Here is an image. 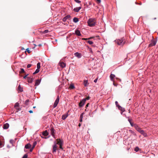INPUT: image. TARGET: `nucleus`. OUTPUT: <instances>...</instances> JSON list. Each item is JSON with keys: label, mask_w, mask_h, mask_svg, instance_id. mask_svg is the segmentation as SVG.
<instances>
[{"label": "nucleus", "mask_w": 158, "mask_h": 158, "mask_svg": "<svg viewBox=\"0 0 158 158\" xmlns=\"http://www.w3.org/2000/svg\"><path fill=\"white\" fill-rule=\"evenodd\" d=\"M96 20L95 19L90 18L87 21L88 25L90 27L94 26L96 24Z\"/></svg>", "instance_id": "nucleus-1"}, {"label": "nucleus", "mask_w": 158, "mask_h": 158, "mask_svg": "<svg viewBox=\"0 0 158 158\" xmlns=\"http://www.w3.org/2000/svg\"><path fill=\"white\" fill-rule=\"evenodd\" d=\"M123 38H122L120 39H118L116 41V42L118 45L123 46L125 43V41L123 42Z\"/></svg>", "instance_id": "nucleus-2"}, {"label": "nucleus", "mask_w": 158, "mask_h": 158, "mask_svg": "<svg viewBox=\"0 0 158 158\" xmlns=\"http://www.w3.org/2000/svg\"><path fill=\"white\" fill-rule=\"evenodd\" d=\"M116 105L117 107H118V109L120 110L122 112H121V114H122L123 112L125 110V109L121 107L120 106H119L118 104V102L117 101H116L115 102Z\"/></svg>", "instance_id": "nucleus-3"}, {"label": "nucleus", "mask_w": 158, "mask_h": 158, "mask_svg": "<svg viewBox=\"0 0 158 158\" xmlns=\"http://www.w3.org/2000/svg\"><path fill=\"white\" fill-rule=\"evenodd\" d=\"M157 42V41L156 39H152L151 41V43L149 45V47H152L155 46Z\"/></svg>", "instance_id": "nucleus-4"}, {"label": "nucleus", "mask_w": 158, "mask_h": 158, "mask_svg": "<svg viewBox=\"0 0 158 158\" xmlns=\"http://www.w3.org/2000/svg\"><path fill=\"white\" fill-rule=\"evenodd\" d=\"M50 132L52 136L55 139H56L55 134L56 133V131L53 128H52L50 129Z\"/></svg>", "instance_id": "nucleus-5"}, {"label": "nucleus", "mask_w": 158, "mask_h": 158, "mask_svg": "<svg viewBox=\"0 0 158 158\" xmlns=\"http://www.w3.org/2000/svg\"><path fill=\"white\" fill-rule=\"evenodd\" d=\"M59 101V97L58 96H57V98L55 100L53 105V108H55L58 105Z\"/></svg>", "instance_id": "nucleus-6"}, {"label": "nucleus", "mask_w": 158, "mask_h": 158, "mask_svg": "<svg viewBox=\"0 0 158 158\" xmlns=\"http://www.w3.org/2000/svg\"><path fill=\"white\" fill-rule=\"evenodd\" d=\"M85 102V99H83L79 103V106L80 107H82L83 105H84Z\"/></svg>", "instance_id": "nucleus-7"}, {"label": "nucleus", "mask_w": 158, "mask_h": 158, "mask_svg": "<svg viewBox=\"0 0 158 158\" xmlns=\"http://www.w3.org/2000/svg\"><path fill=\"white\" fill-rule=\"evenodd\" d=\"M57 149V145H52V152L53 153H54L56 152V150Z\"/></svg>", "instance_id": "nucleus-8"}, {"label": "nucleus", "mask_w": 158, "mask_h": 158, "mask_svg": "<svg viewBox=\"0 0 158 158\" xmlns=\"http://www.w3.org/2000/svg\"><path fill=\"white\" fill-rule=\"evenodd\" d=\"M57 141V144L59 146L60 145H63V141L61 139H56Z\"/></svg>", "instance_id": "nucleus-9"}, {"label": "nucleus", "mask_w": 158, "mask_h": 158, "mask_svg": "<svg viewBox=\"0 0 158 158\" xmlns=\"http://www.w3.org/2000/svg\"><path fill=\"white\" fill-rule=\"evenodd\" d=\"M75 56L77 57L78 58H80L81 57L82 55L81 53H79L78 52H76L74 54Z\"/></svg>", "instance_id": "nucleus-10"}, {"label": "nucleus", "mask_w": 158, "mask_h": 158, "mask_svg": "<svg viewBox=\"0 0 158 158\" xmlns=\"http://www.w3.org/2000/svg\"><path fill=\"white\" fill-rule=\"evenodd\" d=\"M134 127L136 130L139 132L140 131L142 130L141 128H140L139 126L136 124H135L134 125Z\"/></svg>", "instance_id": "nucleus-11"}, {"label": "nucleus", "mask_w": 158, "mask_h": 158, "mask_svg": "<svg viewBox=\"0 0 158 158\" xmlns=\"http://www.w3.org/2000/svg\"><path fill=\"white\" fill-rule=\"evenodd\" d=\"M27 81L29 83H32L33 81V78L32 77H27Z\"/></svg>", "instance_id": "nucleus-12"}, {"label": "nucleus", "mask_w": 158, "mask_h": 158, "mask_svg": "<svg viewBox=\"0 0 158 158\" xmlns=\"http://www.w3.org/2000/svg\"><path fill=\"white\" fill-rule=\"evenodd\" d=\"M9 127V125L8 123H6L4 124L3 128L4 129H7Z\"/></svg>", "instance_id": "nucleus-13"}, {"label": "nucleus", "mask_w": 158, "mask_h": 158, "mask_svg": "<svg viewBox=\"0 0 158 158\" xmlns=\"http://www.w3.org/2000/svg\"><path fill=\"white\" fill-rule=\"evenodd\" d=\"M75 34L77 36H80L81 35L80 31L77 29L75 30Z\"/></svg>", "instance_id": "nucleus-14"}, {"label": "nucleus", "mask_w": 158, "mask_h": 158, "mask_svg": "<svg viewBox=\"0 0 158 158\" xmlns=\"http://www.w3.org/2000/svg\"><path fill=\"white\" fill-rule=\"evenodd\" d=\"M81 6L79 7H77L74 8L73 9V11L75 12H78L81 9Z\"/></svg>", "instance_id": "nucleus-15"}, {"label": "nucleus", "mask_w": 158, "mask_h": 158, "mask_svg": "<svg viewBox=\"0 0 158 158\" xmlns=\"http://www.w3.org/2000/svg\"><path fill=\"white\" fill-rule=\"evenodd\" d=\"M59 65L62 68L65 67L66 66L65 63L63 62H60L59 63Z\"/></svg>", "instance_id": "nucleus-16"}, {"label": "nucleus", "mask_w": 158, "mask_h": 158, "mask_svg": "<svg viewBox=\"0 0 158 158\" xmlns=\"http://www.w3.org/2000/svg\"><path fill=\"white\" fill-rule=\"evenodd\" d=\"M70 17V16L69 15H68L66 16H65L64 18L62 19V20L63 22H66V20L69 19Z\"/></svg>", "instance_id": "nucleus-17"}, {"label": "nucleus", "mask_w": 158, "mask_h": 158, "mask_svg": "<svg viewBox=\"0 0 158 158\" xmlns=\"http://www.w3.org/2000/svg\"><path fill=\"white\" fill-rule=\"evenodd\" d=\"M49 133L47 131V130H46L44 131H43L42 133V135L43 136H47L48 135Z\"/></svg>", "instance_id": "nucleus-18"}, {"label": "nucleus", "mask_w": 158, "mask_h": 158, "mask_svg": "<svg viewBox=\"0 0 158 158\" xmlns=\"http://www.w3.org/2000/svg\"><path fill=\"white\" fill-rule=\"evenodd\" d=\"M110 78L111 81H114V78L115 77V75L114 74H111L110 75Z\"/></svg>", "instance_id": "nucleus-19"}, {"label": "nucleus", "mask_w": 158, "mask_h": 158, "mask_svg": "<svg viewBox=\"0 0 158 158\" xmlns=\"http://www.w3.org/2000/svg\"><path fill=\"white\" fill-rule=\"evenodd\" d=\"M68 114H64L62 115V118L63 120L65 119L68 116Z\"/></svg>", "instance_id": "nucleus-20"}, {"label": "nucleus", "mask_w": 158, "mask_h": 158, "mask_svg": "<svg viewBox=\"0 0 158 158\" xmlns=\"http://www.w3.org/2000/svg\"><path fill=\"white\" fill-rule=\"evenodd\" d=\"M141 134L143 135L144 136L146 137L147 136V134L143 130H142L139 132Z\"/></svg>", "instance_id": "nucleus-21"}, {"label": "nucleus", "mask_w": 158, "mask_h": 158, "mask_svg": "<svg viewBox=\"0 0 158 158\" xmlns=\"http://www.w3.org/2000/svg\"><path fill=\"white\" fill-rule=\"evenodd\" d=\"M40 80L39 79L35 81V86H38L40 84Z\"/></svg>", "instance_id": "nucleus-22"}, {"label": "nucleus", "mask_w": 158, "mask_h": 158, "mask_svg": "<svg viewBox=\"0 0 158 158\" xmlns=\"http://www.w3.org/2000/svg\"><path fill=\"white\" fill-rule=\"evenodd\" d=\"M31 147V145L29 143L27 144L25 147V148L26 149H29Z\"/></svg>", "instance_id": "nucleus-23"}, {"label": "nucleus", "mask_w": 158, "mask_h": 158, "mask_svg": "<svg viewBox=\"0 0 158 158\" xmlns=\"http://www.w3.org/2000/svg\"><path fill=\"white\" fill-rule=\"evenodd\" d=\"M18 90L20 91V92H22L23 91V88L21 87L20 85H19L18 87Z\"/></svg>", "instance_id": "nucleus-24"}, {"label": "nucleus", "mask_w": 158, "mask_h": 158, "mask_svg": "<svg viewBox=\"0 0 158 158\" xmlns=\"http://www.w3.org/2000/svg\"><path fill=\"white\" fill-rule=\"evenodd\" d=\"M19 104L18 102H16L15 105V107L16 108V109L17 110H19Z\"/></svg>", "instance_id": "nucleus-25"}, {"label": "nucleus", "mask_w": 158, "mask_h": 158, "mask_svg": "<svg viewBox=\"0 0 158 158\" xmlns=\"http://www.w3.org/2000/svg\"><path fill=\"white\" fill-rule=\"evenodd\" d=\"M73 22H74V23H77L78 22L79 19H78V18H76V17H74L73 19Z\"/></svg>", "instance_id": "nucleus-26"}, {"label": "nucleus", "mask_w": 158, "mask_h": 158, "mask_svg": "<svg viewBox=\"0 0 158 158\" xmlns=\"http://www.w3.org/2000/svg\"><path fill=\"white\" fill-rule=\"evenodd\" d=\"M84 85L85 86H88V81L87 80H84Z\"/></svg>", "instance_id": "nucleus-27"}, {"label": "nucleus", "mask_w": 158, "mask_h": 158, "mask_svg": "<svg viewBox=\"0 0 158 158\" xmlns=\"http://www.w3.org/2000/svg\"><path fill=\"white\" fill-rule=\"evenodd\" d=\"M69 88L70 89H72L75 88V86L73 84H71L70 85Z\"/></svg>", "instance_id": "nucleus-28"}, {"label": "nucleus", "mask_w": 158, "mask_h": 158, "mask_svg": "<svg viewBox=\"0 0 158 158\" xmlns=\"http://www.w3.org/2000/svg\"><path fill=\"white\" fill-rule=\"evenodd\" d=\"M40 63L38 62L37 63V69H40Z\"/></svg>", "instance_id": "nucleus-29"}, {"label": "nucleus", "mask_w": 158, "mask_h": 158, "mask_svg": "<svg viewBox=\"0 0 158 158\" xmlns=\"http://www.w3.org/2000/svg\"><path fill=\"white\" fill-rule=\"evenodd\" d=\"M40 71V69H37L35 71V72L33 73V74H34L36 73H39Z\"/></svg>", "instance_id": "nucleus-30"}, {"label": "nucleus", "mask_w": 158, "mask_h": 158, "mask_svg": "<svg viewBox=\"0 0 158 158\" xmlns=\"http://www.w3.org/2000/svg\"><path fill=\"white\" fill-rule=\"evenodd\" d=\"M134 150L135 152H137L139 150V148L138 147H136L135 148Z\"/></svg>", "instance_id": "nucleus-31"}, {"label": "nucleus", "mask_w": 158, "mask_h": 158, "mask_svg": "<svg viewBox=\"0 0 158 158\" xmlns=\"http://www.w3.org/2000/svg\"><path fill=\"white\" fill-rule=\"evenodd\" d=\"M37 144V142L36 141H35L33 143V146H32V147H33V148H34L35 147V146H36V145Z\"/></svg>", "instance_id": "nucleus-32"}, {"label": "nucleus", "mask_w": 158, "mask_h": 158, "mask_svg": "<svg viewBox=\"0 0 158 158\" xmlns=\"http://www.w3.org/2000/svg\"><path fill=\"white\" fill-rule=\"evenodd\" d=\"M88 48L89 51H90L91 53H93V52L92 48H90L88 47Z\"/></svg>", "instance_id": "nucleus-33"}, {"label": "nucleus", "mask_w": 158, "mask_h": 158, "mask_svg": "<svg viewBox=\"0 0 158 158\" xmlns=\"http://www.w3.org/2000/svg\"><path fill=\"white\" fill-rule=\"evenodd\" d=\"M92 38V37H90L87 38H82V40H89L91 39Z\"/></svg>", "instance_id": "nucleus-34"}, {"label": "nucleus", "mask_w": 158, "mask_h": 158, "mask_svg": "<svg viewBox=\"0 0 158 158\" xmlns=\"http://www.w3.org/2000/svg\"><path fill=\"white\" fill-rule=\"evenodd\" d=\"M87 42L89 44H92L93 43V42L92 41L90 40H89Z\"/></svg>", "instance_id": "nucleus-35"}, {"label": "nucleus", "mask_w": 158, "mask_h": 158, "mask_svg": "<svg viewBox=\"0 0 158 158\" xmlns=\"http://www.w3.org/2000/svg\"><path fill=\"white\" fill-rule=\"evenodd\" d=\"M24 70L22 68L21 69V70L20 71V73H24Z\"/></svg>", "instance_id": "nucleus-36"}, {"label": "nucleus", "mask_w": 158, "mask_h": 158, "mask_svg": "<svg viewBox=\"0 0 158 158\" xmlns=\"http://www.w3.org/2000/svg\"><path fill=\"white\" fill-rule=\"evenodd\" d=\"M84 114V112L82 113L80 115V118H83V115Z\"/></svg>", "instance_id": "nucleus-37"}, {"label": "nucleus", "mask_w": 158, "mask_h": 158, "mask_svg": "<svg viewBox=\"0 0 158 158\" xmlns=\"http://www.w3.org/2000/svg\"><path fill=\"white\" fill-rule=\"evenodd\" d=\"M3 146L4 144H3V143H2L1 141L0 140V148Z\"/></svg>", "instance_id": "nucleus-38"}, {"label": "nucleus", "mask_w": 158, "mask_h": 158, "mask_svg": "<svg viewBox=\"0 0 158 158\" xmlns=\"http://www.w3.org/2000/svg\"><path fill=\"white\" fill-rule=\"evenodd\" d=\"M74 1L78 3H80L81 2L79 0H74Z\"/></svg>", "instance_id": "nucleus-39"}, {"label": "nucleus", "mask_w": 158, "mask_h": 158, "mask_svg": "<svg viewBox=\"0 0 158 158\" xmlns=\"http://www.w3.org/2000/svg\"><path fill=\"white\" fill-rule=\"evenodd\" d=\"M49 31L48 30H44V33H47Z\"/></svg>", "instance_id": "nucleus-40"}, {"label": "nucleus", "mask_w": 158, "mask_h": 158, "mask_svg": "<svg viewBox=\"0 0 158 158\" xmlns=\"http://www.w3.org/2000/svg\"><path fill=\"white\" fill-rule=\"evenodd\" d=\"M27 154H25L23 157L22 158H27Z\"/></svg>", "instance_id": "nucleus-41"}, {"label": "nucleus", "mask_w": 158, "mask_h": 158, "mask_svg": "<svg viewBox=\"0 0 158 158\" xmlns=\"http://www.w3.org/2000/svg\"><path fill=\"white\" fill-rule=\"evenodd\" d=\"M130 124L132 127H134V125H135V124H134L132 122H131L130 123Z\"/></svg>", "instance_id": "nucleus-42"}, {"label": "nucleus", "mask_w": 158, "mask_h": 158, "mask_svg": "<svg viewBox=\"0 0 158 158\" xmlns=\"http://www.w3.org/2000/svg\"><path fill=\"white\" fill-rule=\"evenodd\" d=\"M89 98H90L88 96V97H87L86 98H84L83 99H85V101H86V100H89Z\"/></svg>", "instance_id": "nucleus-43"}, {"label": "nucleus", "mask_w": 158, "mask_h": 158, "mask_svg": "<svg viewBox=\"0 0 158 158\" xmlns=\"http://www.w3.org/2000/svg\"><path fill=\"white\" fill-rule=\"evenodd\" d=\"M31 66V64H28L27 65V68H29Z\"/></svg>", "instance_id": "nucleus-44"}, {"label": "nucleus", "mask_w": 158, "mask_h": 158, "mask_svg": "<svg viewBox=\"0 0 158 158\" xmlns=\"http://www.w3.org/2000/svg\"><path fill=\"white\" fill-rule=\"evenodd\" d=\"M62 145H60V148L62 149V150H63V148L62 147Z\"/></svg>", "instance_id": "nucleus-45"}, {"label": "nucleus", "mask_w": 158, "mask_h": 158, "mask_svg": "<svg viewBox=\"0 0 158 158\" xmlns=\"http://www.w3.org/2000/svg\"><path fill=\"white\" fill-rule=\"evenodd\" d=\"M98 78H96V79L95 80H94V82H95V83H96L97 81V80H98Z\"/></svg>", "instance_id": "nucleus-46"}, {"label": "nucleus", "mask_w": 158, "mask_h": 158, "mask_svg": "<svg viewBox=\"0 0 158 158\" xmlns=\"http://www.w3.org/2000/svg\"><path fill=\"white\" fill-rule=\"evenodd\" d=\"M28 75V74H27L26 75H25V76H24L23 77V78L24 79H26V78H27V76Z\"/></svg>", "instance_id": "nucleus-47"}, {"label": "nucleus", "mask_w": 158, "mask_h": 158, "mask_svg": "<svg viewBox=\"0 0 158 158\" xmlns=\"http://www.w3.org/2000/svg\"><path fill=\"white\" fill-rule=\"evenodd\" d=\"M131 120H131V119H128V121H129V123H131Z\"/></svg>", "instance_id": "nucleus-48"}, {"label": "nucleus", "mask_w": 158, "mask_h": 158, "mask_svg": "<svg viewBox=\"0 0 158 158\" xmlns=\"http://www.w3.org/2000/svg\"><path fill=\"white\" fill-rule=\"evenodd\" d=\"M89 104L88 103L86 106H85V108H87V107L89 106Z\"/></svg>", "instance_id": "nucleus-49"}, {"label": "nucleus", "mask_w": 158, "mask_h": 158, "mask_svg": "<svg viewBox=\"0 0 158 158\" xmlns=\"http://www.w3.org/2000/svg\"><path fill=\"white\" fill-rule=\"evenodd\" d=\"M34 148H33V147H32V148L30 149V151L31 152L32 151V150H33V149H34Z\"/></svg>", "instance_id": "nucleus-50"}, {"label": "nucleus", "mask_w": 158, "mask_h": 158, "mask_svg": "<svg viewBox=\"0 0 158 158\" xmlns=\"http://www.w3.org/2000/svg\"><path fill=\"white\" fill-rule=\"evenodd\" d=\"M97 2L100 3L101 2V0H97Z\"/></svg>", "instance_id": "nucleus-51"}, {"label": "nucleus", "mask_w": 158, "mask_h": 158, "mask_svg": "<svg viewBox=\"0 0 158 158\" xmlns=\"http://www.w3.org/2000/svg\"><path fill=\"white\" fill-rule=\"evenodd\" d=\"M82 119H83V118H80V122H82Z\"/></svg>", "instance_id": "nucleus-52"}, {"label": "nucleus", "mask_w": 158, "mask_h": 158, "mask_svg": "<svg viewBox=\"0 0 158 158\" xmlns=\"http://www.w3.org/2000/svg\"><path fill=\"white\" fill-rule=\"evenodd\" d=\"M26 50L28 53H30V51L29 50H28V48Z\"/></svg>", "instance_id": "nucleus-53"}, {"label": "nucleus", "mask_w": 158, "mask_h": 158, "mask_svg": "<svg viewBox=\"0 0 158 158\" xmlns=\"http://www.w3.org/2000/svg\"><path fill=\"white\" fill-rule=\"evenodd\" d=\"M29 112L30 113H33V111L31 110H30L29 111Z\"/></svg>", "instance_id": "nucleus-54"}, {"label": "nucleus", "mask_w": 158, "mask_h": 158, "mask_svg": "<svg viewBox=\"0 0 158 158\" xmlns=\"http://www.w3.org/2000/svg\"><path fill=\"white\" fill-rule=\"evenodd\" d=\"M54 144L53 145H55V144H56H56H57V143H56V141H54Z\"/></svg>", "instance_id": "nucleus-55"}, {"label": "nucleus", "mask_w": 158, "mask_h": 158, "mask_svg": "<svg viewBox=\"0 0 158 158\" xmlns=\"http://www.w3.org/2000/svg\"><path fill=\"white\" fill-rule=\"evenodd\" d=\"M81 124L80 123L79 124H78V126H79V127H81Z\"/></svg>", "instance_id": "nucleus-56"}, {"label": "nucleus", "mask_w": 158, "mask_h": 158, "mask_svg": "<svg viewBox=\"0 0 158 158\" xmlns=\"http://www.w3.org/2000/svg\"><path fill=\"white\" fill-rule=\"evenodd\" d=\"M41 137H42V138H45V139H46V138H47V137H43V136H41Z\"/></svg>", "instance_id": "nucleus-57"}, {"label": "nucleus", "mask_w": 158, "mask_h": 158, "mask_svg": "<svg viewBox=\"0 0 158 158\" xmlns=\"http://www.w3.org/2000/svg\"><path fill=\"white\" fill-rule=\"evenodd\" d=\"M26 101L27 102H28L29 101V100H26Z\"/></svg>", "instance_id": "nucleus-58"}, {"label": "nucleus", "mask_w": 158, "mask_h": 158, "mask_svg": "<svg viewBox=\"0 0 158 158\" xmlns=\"http://www.w3.org/2000/svg\"><path fill=\"white\" fill-rule=\"evenodd\" d=\"M34 108H35V106H34L33 107Z\"/></svg>", "instance_id": "nucleus-59"}, {"label": "nucleus", "mask_w": 158, "mask_h": 158, "mask_svg": "<svg viewBox=\"0 0 158 158\" xmlns=\"http://www.w3.org/2000/svg\"><path fill=\"white\" fill-rule=\"evenodd\" d=\"M85 111H87V110L86 109H85Z\"/></svg>", "instance_id": "nucleus-60"}, {"label": "nucleus", "mask_w": 158, "mask_h": 158, "mask_svg": "<svg viewBox=\"0 0 158 158\" xmlns=\"http://www.w3.org/2000/svg\"><path fill=\"white\" fill-rule=\"evenodd\" d=\"M92 46L93 47H94V45H92Z\"/></svg>", "instance_id": "nucleus-61"}, {"label": "nucleus", "mask_w": 158, "mask_h": 158, "mask_svg": "<svg viewBox=\"0 0 158 158\" xmlns=\"http://www.w3.org/2000/svg\"><path fill=\"white\" fill-rule=\"evenodd\" d=\"M89 115H90V116H91L90 115V113H89Z\"/></svg>", "instance_id": "nucleus-62"}]
</instances>
